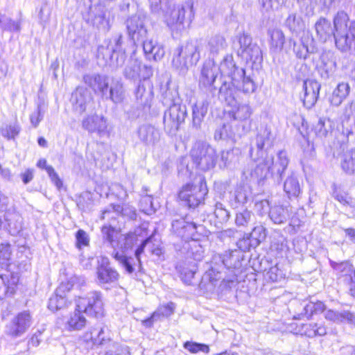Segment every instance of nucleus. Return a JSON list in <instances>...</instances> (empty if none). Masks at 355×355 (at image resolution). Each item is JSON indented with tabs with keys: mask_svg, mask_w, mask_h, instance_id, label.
Listing matches in <instances>:
<instances>
[{
	"mask_svg": "<svg viewBox=\"0 0 355 355\" xmlns=\"http://www.w3.org/2000/svg\"><path fill=\"white\" fill-rule=\"evenodd\" d=\"M141 195L142 196L140 200L141 211L147 215L153 214L156 211V208L154 207L152 196L147 193L146 189H143Z\"/></svg>",
	"mask_w": 355,
	"mask_h": 355,
	"instance_id": "6e6d98bb",
	"label": "nucleus"
},
{
	"mask_svg": "<svg viewBox=\"0 0 355 355\" xmlns=\"http://www.w3.org/2000/svg\"><path fill=\"white\" fill-rule=\"evenodd\" d=\"M252 238V241H257V245L258 246L262 241H263L267 235V230L261 225L254 226L250 234H248Z\"/></svg>",
	"mask_w": 355,
	"mask_h": 355,
	"instance_id": "052dcab7",
	"label": "nucleus"
},
{
	"mask_svg": "<svg viewBox=\"0 0 355 355\" xmlns=\"http://www.w3.org/2000/svg\"><path fill=\"white\" fill-rule=\"evenodd\" d=\"M11 247L9 243L0 245V265L3 268H7L10 265Z\"/></svg>",
	"mask_w": 355,
	"mask_h": 355,
	"instance_id": "bf43d9fd",
	"label": "nucleus"
},
{
	"mask_svg": "<svg viewBox=\"0 0 355 355\" xmlns=\"http://www.w3.org/2000/svg\"><path fill=\"white\" fill-rule=\"evenodd\" d=\"M45 112L44 105L38 104L36 110L31 114L30 121L31 124L35 127H37L40 121L43 119Z\"/></svg>",
	"mask_w": 355,
	"mask_h": 355,
	"instance_id": "774afa93",
	"label": "nucleus"
},
{
	"mask_svg": "<svg viewBox=\"0 0 355 355\" xmlns=\"http://www.w3.org/2000/svg\"><path fill=\"white\" fill-rule=\"evenodd\" d=\"M101 232L103 241H107L114 250L116 249L119 243L116 241L118 239V230L110 225H105L101 228Z\"/></svg>",
	"mask_w": 355,
	"mask_h": 355,
	"instance_id": "603ef678",
	"label": "nucleus"
},
{
	"mask_svg": "<svg viewBox=\"0 0 355 355\" xmlns=\"http://www.w3.org/2000/svg\"><path fill=\"white\" fill-rule=\"evenodd\" d=\"M214 214L220 223L227 221L230 216L229 211L221 202L216 203Z\"/></svg>",
	"mask_w": 355,
	"mask_h": 355,
	"instance_id": "338daca9",
	"label": "nucleus"
},
{
	"mask_svg": "<svg viewBox=\"0 0 355 355\" xmlns=\"http://www.w3.org/2000/svg\"><path fill=\"white\" fill-rule=\"evenodd\" d=\"M270 36V49L275 52L280 51L285 42V37L283 32L279 29L268 31Z\"/></svg>",
	"mask_w": 355,
	"mask_h": 355,
	"instance_id": "8fccbe9b",
	"label": "nucleus"
},
{
	"mask_svg": "<svg viewBox=\"0 0 355 355\" xmlns=\"http://www.w3.org/2000/svg\"><path fill=\"white\" fill-rule=\"evenodd\" d=\"M83 83L98 96H106L109 89V77L97 72L85 73L83 76Z\"/></svg>",
	"mask_w": 355,
	"mask_h": 355,
	"instance_id": "f3484780",
	"label": "nucleus"
},
{
	"mask_svg": "<svg viewBox=\"0 0 355 355\" xmlns=\"http://www.w3.org/2000/svg\"><path fill=\"white\" fill-rule=\"evenodd\" d=\"M206 182L201 178L196 184H187L179 192V198L189 208L198 207L207 193Z\"/></svg>",
	"mask_w": 355,
	"mask_h": 355,
	"instance_id": "f8f14e48",
	"label": "nucleus"
},
{
	"mask_svg": "<svg viewBox=\"0 0 355 355\" xmlns=\"http://www.w3.org/2000/svg\"><path fill=\"white\" fill-rule=\"evenodd\" d=\"M125 96V91L123 83L117 80L112 82L107 92L106 96H102V98L111 100L114 103H120L123 102Z\"/></svg>",
	"mask_w": 355,
	"mask_h": 355,
	"instance_id": "f704fd0d",
	"label": "nucleus"
},
{
	"mask_svg": "<svg viewBox=\"0 0 355 355\" xmlns=\"http://www.w3.org/2000/svg\"><path fill=\"white\" fill-rule=\"evenodd\" d=\"M20 132V127L17 123L6 125L1 128V135L8 139H13Z\"/></svg>",
	"mask_w": 355,
	"mask_h": 355,
	"instance_id": "e2e57ef3",
	"label": "nucleus"
},
{
	"mask_svg": "<svg viewBox=\"0 0 355 355\" xmlns=\"http://www.w3.org/2000/svg\"><path fill=\"white\" fill-rule=\"evenodd\" d=\"M227 46L225 38L220 34L210 37L207 40V48L212 55H218Z\"/></svg>",
	"mask_w": 355,
	"mask_h": 355,
	"instance_id": "58836bf2",
	"label": "nucleus"
},
{
	"mask_svg": "<svg viewBox=\"0 0 355 355\" xmlns=\"http://www.w3.org/2000/svg\"><path fill=\"white\" fill-rule=\"evenodd\" d=\"M84 312L80 310L76 304V309L73 312L68 316L65 328L69 331H80L87 324V320L84 315Z\"/></svg>",
	"mask_w": 355,
	"mask_h": 355,
	"instance_id": "7c9ffc66",
	"label": "nucleus"
},
{
	"mask_svg": "<svg viewBox=\"0 0 355 355\" xmlns=\"http://www.w3.org/2000/svg\"><path fill=\"white\" fill-rule=\"evenodd\" d=\"M184 347L189 352L192 354H196L199 352H202L204 353H208L209 351V347L208 345L205 344L198 343L193 341H187L184 343Z\"/></svg>",
	"mask_w": 355,
	"mask_h": 355,
	"instance_id": "0e129e2a",
	"label": "nucleus"
},
{
	"mask_svg": "<svg viewBox=\"0 0 355 355\" xmlns=\"http://www.w3.org/2000/svg\"><path fill=\"white\" fill-rule=\"evenodd\" d=\"M350 92L349 85L346 82H342L337 85L330 97V103L332 105L339 106L348 96Z\"/></svg>",
	"mask_w": 355,
	"mask_h": 355,
	"instance_id": "c9c22d12",
	"label": "nucleus"
},
{
	"mask_svg": "<svg viewBox=\"0 0 355 355\" xmlns=\"http://www.w3.org/2000/svg\"><path fill=\"white\" fill-rule=\"evenodd\" d=\"M190 155L193 164L200 170L208 171L216 165V150L205 143H196L192 148Z\"/></svg>",
	"mask_w": 355,
	"mask_h": 355,
	"instance_id": "9b49d317",
	"label": "nucleus"
},
{
	"mask_svg": "<svg viewBox=\"0 0 355 355\" xmlns=\"http://www.w3.org/2000/svg\"><path fill=\"white\" fill-rule=\"evenodd\" d=\"M183 55L187 58L191 65L196 64L200 60V48L197 42H187L185 45L179 46Z\"/></svg>",
	"mask_w": 355,
	"mask_h": 355,
	"instance_id": "4c0bfd02",
	"label": "nucleus"
},
{
	"mask_svg": "<svg viewBox=\"0 0 355 355\" xmlns=\"http://www.w3.org/2000/svg\"><path fill=\"white\" fill-rule=\"evenodd\" d=\"M71 98L74 109L80 113H83L86 110L87 106L92 98L87 88L78 87L73 92Z\"/></svg>",
	"mask_w": 355,
	"mask_h": 355,
	"instance_id": "bb28decb",
	"label": "nucleus"
},
{
	"mask_svg": "<svg viewBox=\"0 0 355 355\" xmlns=\"http://www.w3.org/2000/svg\"><path fill=\"white\" fill-rule=\"evenodd\" d=\"M96 275L98 282L101 285L114 283L119 277V272L111 267L110 260L106 257H101L98 261Z\"/></svg>",
	"mask_w": 355,
	"mask_h": 355,
	"instance_id": "a211bd4d",
	"label": "nucleus"
},
{
	"mask_svg": "<svg viewBox=\"0 0 355 355\" xmlns=\"http://www.w3.org/2000/svg\"><path fill=\"white\" fill-rule=\"evenodd\" d=\"M252 198L250 187L244 184H238L230 197V205L236 209L247 203Z\"/></svg>",
	"mask_w": 355,
	"mask_h": 355,
	"instance_id": "393cba45",
	"label": "nucleus"
},
{
	"mask_svg": "<svg viewBox=\"0 0 355 355\" xmlns=\"http://www.w3.org/2000/svg\"><path fill=\"white\" fill-rule=\"evenodd\" d=\"M224 75L231 78V80L236 87L241 89L245 94L253 93L257 88V85L251 76L247 75L246 71L243 68H239L235 64L232 55H227L220 62L218 71Z\"/></svg>",
	"mask_w": 355,
	"mask_h": 355,
	"instance_id": "39448f33",
	"label": "nucleus"
},
{
	"mask_svg": "<svg viewBox=\"0 0 355 355\" xmlns=\"http://www.w3.org/2000/svg\"><path fill=\"white\" fill-rule=\"evenodd\" d=\"M272 146L270 131L261 129L255 139V147L250 150L252 161L243 171L246 180L261 184L270 175L275 182L280 184L285 175L289 159L285 150H280L275 162L272 157L267 156V150Z\"/></svg>",
	"mask_w": 355,
	"mask_h": 355,
	"instance_id": "f257e3e1",
	"label": "nucleus"
},
{
	"mask_svg": "<svg viewBox=\"0 0 355 355\" xmlns=\"http://www.w3.org/2000/svg\"><path fill=\"white\" fill-rule=\"evenodd\" d=\"M143 69L145 74L142 76L143 80H140L134 91V95L136 103L139 107L137 111H130V117L137 119L143 116L144 113L151 106L154 94L153 85L146 80V78L153 76V69L151 67L144 65Z\"/></svg>",
	"mask_w": 355,
	"mask_h": 355,
	"instance_id": "6e6552de",
	"label": "nucleus"
},
{
	"mask_svg": "<svg viewBox=\"0 0 355 355\" xmlns=\"http://www.w3.org/2000/svg\"><path fill=\"white\" fill-rule=\"evenodd\" d=\"M143 44L144 52L148 60L158 61L162 59L165 54V51L162 44H159L153 39L144 40Z\"/></svg>",
	"mask_w": 355,
	"mask_h": 355,
	"instance_id": "c85d7f7f",
	"label": "nucleus"
},
{
	"mask_svg": "<svg viewBox=\"0 0 355 355\" xmlns=\"http://www.w3.org/2000/svg\"><path fill=\"white\" fill-rule=\"evenodd\" d=\"M254 214L248 209H243L236 214L235 223L238 227H248L254 224L255 221Z\"/></svg>",
	"mask_w": 355,
	"mask_h": 355,
	"instance_id": "864d4df0",
	"label": "nucleus"
},
{
	"mask_svg": "<svg viewBox=\"0 0 355 355\" xmlns=\"http://www.w3.org/2000/svg\"><path fill=\"white\" fill-rule=\"evenodd\" d=\"M285 24L291 32L296 34L302 33V35H304L305 24L300 17H297L295 15H290L287 17Z\"/></svg>",
	"mask_w": 355,
	"mask_h": 355,
	"instance_id": "5fc2aeb1",
	"label": "nucleus"
},
{
	"mask_svg": "<svg viewBox=\"0 0 355 355\" xmlns=\"http://www.w3.org/2000/svg\"><path fill=\"white\" fill-rule=\"evenodd\" d=\"M301 125L297 128L300 137H298V141L300 144V146L304 152V157L301 159V164L302 166V169L305 175H307V173L311 171V166L309 164V159L306 157L310 155L309 152V123L308 122L303 118L300 117Z\"/></svg>",
	"mask_w": 355,
	"mask_h": 355,
	"instance_id": "aec40b11",
	"label": "nucleus"
},
{
	"mask_svg": "<svg viewBox=\"0 0 355 355\" xmlns=\"http://www.w3.org/2000/svg\"><path fill=\"white\" fill-rule=\"evenodd\" d=\"M173 66L180 71V73H184L189 67L192 66L182 53L179 46L175 50L172 60Z\"/></svg>",
	"mask_w": 355,
	"mask_h": 355,
	"instance_id": "09e8293b",
	"label": "nucleus"
},
{
	"mask_svg": "<svg viewBox=\"0 0 355 355\" xmlns=\"http://www.w3.org/2000/svg\"><path fill=\"white\" fill-rule=\"evenodd\" d=\"M214 97L209 94H203L201 99L198 100L192 105V126L196 129L200 128L201 123L206 116L208 108Z\"/></svg>",
	"mask_w": 355,
	"mask_h": 355,
	"instance_id": "412c9836",
	"label": "nucleus"
},
{
	"mask_svg": "<svg viewBox=\"0 0 355 355\" xmlns=\"http://www.w3.org/2000/svg\"><path fill=\"white\" fill-rule=\"evenodd\" d=\"M172 228L178 236L189 239L192 236L196 230V224L192 222H187L184 218L174 220L172 223Z\"/></svg>",
	"mask_w": 355,
	"mask_h": 355,
	"instance_id": "473e14b6",
	"label": "nucleus"
},
{
	"mask_svg": "<svg viewBox=\"0 0 355 355\" xmlns=\"http://www.w3.org/2000/svg\"><path fill=\"white\" fill-rule=\"evenodd\" d=\"M240 152L238 148L223 150L220 153V166L230 167L235 165L239 159Z\"/></svg>",
	"mask_w": 355,
	"mask_h": 355,
	"instance_id": "49530a36",
	"label": "nucleus"
},
{
	"mask_svg": "<svg viewBox=\"0 0 355 355\" xmlns=\"http://www.w3.org/2000/svg\"><path fill=\"white\" fill-rule=\"evenodd\" d=\"M332 130V122L329 119H320L315 127V135L319 137H325Z\"/></svg>",
	"mask_w": 355,
	"mask_h": 355,
	"instance_id": "13d9d810",
	"label": "nucleus"
},
{
	"mask_svg": "<svg viewBox=\"0 0 355 355\" xmlns=\"http://www.w3.org/2000/svg\"><path fill=\"white\" fill-rule=\"evenodd\" d=\"M153 12H167L170 9L169 0H149Z\"/></svg>",
	"mask_w": 355,
	"mask_h": 355,
	"instance_id": "69168bd1",
	"label": "nucleus"
},
{
	"mask_svg": "<svg viewBox=\"0 0 355 355\" xmlns=\"http://www.w3.org/2000/svg\"><path fill=\"white\" fill-rule=\"evenodd\" d=\"M82 128L89 133H96L99 137L107 134V119L103 116L96 114L84 117L82 120Z\"/></svg>",
	"mask_w": 355,
	"mask_h": 355,
	"instance_id": "6ab92c4d",
	"label": "nucleus"
},
{
	"mask_svg": "<svg viewBox=\"0 0 355 355\" xmlns=\"http://www.w3.org/2000/svg\"><path fill=\"white\" fill-rule=\"evenodd\" d=\"M85 19L98 30L105 32L110 29L109 20L106 17L105 10L101 6L90 7Z\"/></svg>",
	"mask_w": 355,
	"mask_h": 355,
	"instance_id": "5701e85b",
	"label": "nucleus"
},
{
	"mask_svg": "<svg viewBox=\"0 0 355 355\" xmlns=\"http://www.w3.org/2000/svg\"><path fill=\"white\" fill-rule=\"evenodd\" d=\"M84 338L87 342L90 340L95 345H103L110 341V338L105 336V331L103 328H101L99 331L94 329L89 332H86L84 335Z\"/></svg>",
	"mask_w": 355,
	"mask_h": 355,
	"instance_id": "3c124183",
	"label": "nucleus"
},
{
	"mask_svg": "<svg viewBox=\"0 0 355 355\" xmlns=\"http://www.w3.org/2000/svg\"><path fill=\"white\" fill-rule=\"evenodd\" d=\"M3 218L7 223L8 231L12 235L18 234L23 230V218L21 214L16 211L15 207L12 211H9L5 215Z\"/></svg>",
	"mask_w": 355,
	"mask_h": 355,
	"instance_id": "2f4dec72",
	"label": "nucleus"
},
{
	"mask_svg": "<svg viewBox=\"0 0 355 355\" xmlns=\"http://www.w3.org/2000/svg\"><path fill=\"white\" fill-rule=\"evenodd\" d=\"M340 166L347 174H355V149L347 150L343 154Z\"/></svg>",
	"mask_w": 355,
	"mask_h": 355,
	"instance_id": "a18cd8bd",
	"label": "nucleus"
},
{
	"mask_svg": "<svg viewBox=\"0 0 355 355\" xmlns=\"http://www.w3.org/2000/svg\"><path fill=\"white\" fill-rule=\"evenodd\" d=\"M135 136L137 139V143L149 148L156 146L161 139L160 130L150 123L140 125L136 130Z\"/></svg>",
	"mask_w": 355,
	"mask_h": 355,
	"instance_id": "dca6fc26",
	"label": "nucleus"
},
{
	"mask_svg": "<svg viewBox=\"0 0 355 355\" xmlns=\"http://www.w3.org/2000/svg\"><path fill=\"white\" fill-rule=\"evenodd\" d=\"M170 9L166 12H155L162 15L168 25L173 31L181 32L189 26L194 17L193 3L186 1L181 5L171 6L169 1Z\"/></svg>",
	"mask_w": 355,
	"mask_h": 355,
	"instance_id": "423d86ee",
	"label": "nucleus"
},
{
	"mask_svg": "<svg viewBox=\"0 0 355 355\" xmlns=\"http://www.w3.org/2000/svg\"><path fill=\"white\" fill-rule=\"evenodd\" d=\"M243 254L236 250L225 252L222 254L213 257L211 268L202 277L199 286L201 288L211 291L221 278L222 270L227 269H239L241 266Z\"/></svg>",
	"mask_w": 355,
	"mask_h": 355,
	"instance_id": "7ed1b4c3",
	"label": "nucleus"
},
{
	"mask_svg": "<svg viewBox=\"0 0 355 355\" xmlns=\"http://www.w3.org/2000/svg\"><path fill=\"white\" fill-rule=\"evenodd\" d=\"M33 322L29 311H23L15 315L6 324L5 332L12 338H17L25 334Z\"/></svg>",
	"mask_w": 355,
	"mask_h": 355,
	"instance_id": "ddd939ff",
	"label": "nucleus"
},
{
	"mask_svg": "<svg viewBox=\"0 0 355 355\" xmlns=\"http://www.w3.org/2000/svg\"><path fill=\"white\" fill-rule=\"evenodd\" d=\"M141 71V62L137 59H130L123 69V76L128 80H137L140 78Z\"/></svg>",
	"mask_w": 355,
	"mask_h": 355,
	"instance_id": "de8ad7c7",
	"label": "nucleus"
},
{
	"mask_svg": "<svg viewBox=\"0 0 355 355\" xmlns=\"http://www.w3.org/2000/svg\"><path fill=\"white\" fill-rule=\"evenodd\" d=\"M252 114L251 107L248 104H237L229 111V115L234 120L246 121L249 119Z\"/></svg>",
	"mask_w": 355,
	"mask_h": 355,
	"instance_id": "a19ab883",
	"label": "nucleus"
},
{
	"mask_svg": "<svg viewBox=\"0 0 355 355\" xmlns=\"http://www.w3.org/2000/svg\"><path fill=\"white\" fill-rule=\"evenodd\" d=\"M233 47L237 55L246 62H250L252 68L257 69L263 62V53L260 46L254 42L250 35L243 33L235 37Z\"/></svg>",
	"mask_w": 355,
	"mask_h": 355,
	"instance_id": "0eeeda50",
	"label": "nucleus"
},
{
	"mask_svg": "<svg viewBox=\"0 0 355 355\" xmlns=\"http://www.w3.org/2000/svg\"><path fill=\"white\" fill-rule=\"evenodd\" d=\"M187 109L182 102L175 103L165 110L163 116L164 131L171 136L176 135L180 125L184 123L187 117Z\"/></svg>",
	"mask_w": 355,
	"mask_h": 355,
	"instance_id": "9d476101",
	"label": "nucleus"
},
{
	"mask_svg": "<svg viewBox=\"0 0 355 355\" xmlns=\"http://www.w3.org/2000/svg\"><path fill=\"white\" fill-rule=\"evenodd\" d=\"M348 19L345 12H338L334 17V27L329 21L322 18L316 22L315 28L321 41L325 42L333 35L338 49L355 55V21L347 25Z\"/></svg>",
	"mask_w": 355,
	"mask_h": 355,
	"instance_id": "f03ea898",
	"label": "nucleus"
},
{
	"mask_svg": "<svg viewBox=\"0 0 355 355\" xmlns=\"http://www.w3.org/2000/svg\"><path fill=\"white\" fill-rule=\"evenodd\" d=\"M326 319L336 322H348L355 324V314L348 311L336 312L333 310H328L324 312Z\"/></svg>",
	"mask_w": 355,
	"mask_h": 355,
	"instance_id": "ea45409f",
	"label": "nucleus"
},
{
	"mask_svg": "<svg viewBox=\"0 0 355 355\" xmlns=\"http://www.w3.org/2000/svg\"><path fill=\"white\" fill-rule=\"evenodd\" d=\"M19 279L17 273L7 272L0 275V298L13 295Z\"/></svg>",
	"mask_w": 355,
	"mask_h": 355,
	"instance_id": "cd10ccee",
	"label": "nucleus"
},
{
	"mask_svg": "<svg viewBox=\"0 0 355 355\" xmlns=\"http://www.w3.org/2000/svg\"><path fill=\"white\" fill-rule=\"evenodd\" d=\"M151 237L143 240L135 252V257H128L124 252L132 250L138 243V236L133 233L123 235L119 241L118 245L122 250L119 252L116 249L113 250L112 256L125 269L126 272L132 274L137 270L139 272H143V267L140 256L144 252V248L151 243Z\"/></svg>",
	"mask_w": 355,
	"mask_h": 355,
	"instance_id": "20e7f679",
	"label": "nucleus"
},
{
	"mask_svg": "<svg viewBox=\"0 0 355 355\" xmlns=\"http://www.w3.org/2000/svg\"><path fill=\"white\" fill-rule=\"evenodd\" d=\"M77 307L85 314L96 318L105 316L103 294L100 291H92L76 300Z\"/></svg>",
	"mask_w": 355,
	"mask_h": 355,
	"instance_id": "1a4fd4ad",
	"label": "nucleus"
},
{
	"mask_svg": "<svg viewBox=\"0 0 355 355\" xmlns=\"http://www.w3.org/2000/svg\"><path fill=\"white\" fill-rule=\"evenodd\" d=\"M176 269L180 274L181 279L188 285L192 284V279L197 271V265L195 262L179 263Z\"/></svg>",
	"mask_w": 355,
	"mask_h": 355,
	"instance_id": "e433bc0d",
	"label": "nucleus"
},
{
	"mask_svg": "<svg viewBox=\"0 0 355 355\" xmlns=\"http://www.w3.org/2000/svg\"><path fill=\"white\" fill-rule=\"evenodd\" d=\"M284 191L288 198L297 197L300 193V186L294 173L288 174L284 182Z\"/></svg>",
	"mask_w": 355,
	"mask_h": 355,
	"instance_id": "37998d69",
	"label": "nucleus"
},
{
	"mask_svg": "<svg viewBox=\"0 0 355 355\" xmlns=\"http://www.w3.org/2000/svg\"><path fill=\"white\" fill-rule=\"evenodd\" d=\"M334 269L343 278L348 286L349 294L355 298V268L349 262L334 263Z\"/></svg>",
	"mask_w": 355,
	"mask_h": 355,
	"instance_id": "4be33fe9",
	"label": "nucleus"
},
{
	"mask_svg": "<svg viewBox=\"0 0 355 355\" xmlns=\"http://www.w3.org/2000/svg\"><path fill=\"white\" fill-rule=\"evenodd\" d=\"M269 217L274 223L283 224L289 218V211L287 207L276 205L270 209Z\"/></svg>",
	"mask_w": 355,
	"mask_h": 355,
	"instance_id": "79ce46f5",
	"label": "nucleus"
},
{
	"mask_svg": "<svg viewBox=\"0 0 355 355\" xmlns=\"http://www.w3.org/2000/svg\"><path fill=\"white\" fill-rule=\"evenodd\" d=\"M236 135L231 123L222 121L215 129L214 138L216 141H234Z\"/></svg>",
	"mask_w": 355,
	"mask_h": 355,
	"instance_id": "72a5a7b5",
	"label": "nucleus"
},
{
	"mask_svg": "<svg viewBox=\"0 0 355 355\" xmlns=\"http://www.w3.org/2000/svg\"><path fill=\"white\" fill-rule=\"evenodd\" d=\"M146 19L144 14L138 12L128 18L125 21L128 38L135 45L141 43L146 37Z\"/></svg>",
	"mask_w": 355,
	"mask_h": 355,
	"instance_id": "4468645a",
	"label": "nucleus"
},
{
	"mask_svg": "<svg viewBox=\"0 0 355 355\" xmlns=\"http://www.w3.org/2000/svg\"><path fill=\"white\" fill-rule=\"evenodd\" d=\"M218 75V67L212 61L204 63L199 77V87L205 89L206 94L215 97L217 87L214 85Z\"/></svg>",
	"mask_w": 355,
	"mask_h": 355,
	"instance_id": "2eb2a0df",
	"label": "nucleus"
},
{
	"mask_svg": "<svg viewBox=\"0 0 355 355\" xmlns=\"http://www.w3.org/2000/svg\"><path fill=\"white\" fill-rule=\"evenodd\" d=\"M122 38L121 34H116L112 37L107 44L106 48L101 46L98 49V54H105L109 57L110 60H114L115 54L125 51L122 46Z\"/></svg>",
	"mask_w": 355,
	"mask_h": 355,
	"instance_id": "c756f323",
	"label": "nucleus"
},
{
	"mask_svg": "<svg viewBox=\"0 0 355 355\" xmlns=\"http://www.w3.org/2000/svg\"><path fill=\"white\" fill-rule=\"evenodd\" d=\"M0 28L3 31L19 32L21 30V20L14 21L5 15L0 14Z\"/></svg>",
	"mask_w": 355,
	"mask_h": 355,
	"instance_id": "4d7b16f0",
	"label": "nucleus"
},
{
	"mask_svg": "<svg viewBox=\"0 0 355 355\" xmlns=\"http://www.w3.org/2000/svg\"><path fill=\"white\" fill-rule=\"evenodd\" d=\"M69 284H61L55 291V295L49 298L48 308L53 312L64 309L70 303L65 294V291H69Z\"/></svg>",
	"mask_w": 355,
	"mask_h": 355,
	"instance_id": "a878e982",
	"label": "nucleus"
},
{
	"mask_svg": "<svg viewBox=\"0 0 355 355\" xmlns=\"http://www.w3.org/2000/svg\"><path fill=\"white\" fill-rule=\"evenodd\" d=\"M257 241H252V238L248 234H245L243 236L239 239L236 242V245L242 252L249 251L251 248L257 247Z\"/></svg>",
	"mask_w": 355,
	"mask_h": 355,
	"instance_id": "680f3d73",
	"label": "nucleus"
},
{
	"mask_svg": "<svg viewBox=\"0 0 355 355\" xmlns=\"http://www.w3.org/2000/svg\"><path fill=\"white\" fill-rule=\"evenodd\" d=\"M162 90L163 91L162 93L161 101L164 106L168 108L173 106L175 103L182 102L177 89L167 87L164 90V88H162Z\"/></svg>",
	"mask_w": 355,
	"mask_h": 355,
	"instance_id": "c03bdc74",
	"label": "nucleus"
},
{
	"mask_svg": "<svg viewBox=\"0 0 355 355\" xmlns=\"http://www.w3.org/2000/svg\"><path fill=\"white\" fill-rule=\"evenodd\" d=\"M236 89L240 90L232 80L231 81L223 80L218 92V98L227 106L234 107L237 102Z\"/></svg>",
	"mask_w": 355,
	"mask_h": 355,
	"instance_id": "b1692460",
	"label": "nucleus"
}]
</instances>
